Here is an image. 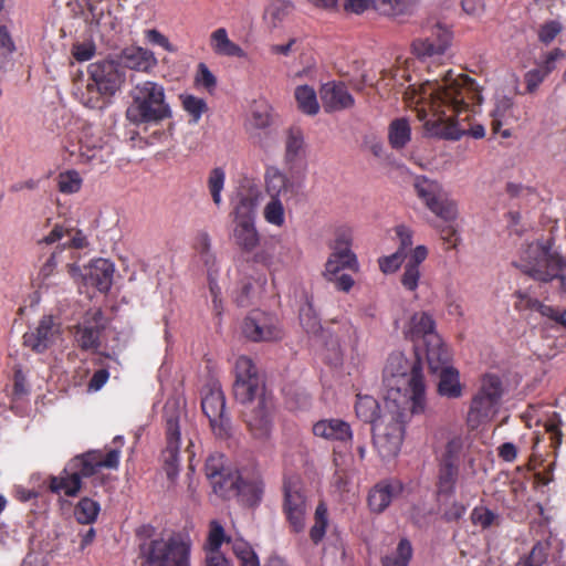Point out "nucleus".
<instances>
[{
    "label": "nucleus",
    "mask_w": 566,
    "mask_h": 566,
    "mask_svg": "<svg viewBox=\"0 0 566 566\" xmlns=\"http://www.w3.org/2000/svg\"><path fill=\"white\" fill-rule=\"evenodd\" d=\"M211 241L207 232H201L196 238L195 249L201 255L206 264L209 263L212 255L210 254Z\"/></svg>",
    "instance_id": "obj_61"
},
{
    "label": "nucleus",
    "mask_w": 566,
    "mask_h": 566,
    "mask_svg": "<svg viewBox=\"0 0 566 566\" xmlns=\"http://www.w3.org/2000/svg\"><path fill=\"white\" fill-rule=\"evenodd\" d=\"M283 198H271L265 205L263 216L270 224L282 227L285 222Z\"/></svg>",
    "instance_id": "obj_46"
},
{
    "label": "nucleus",
    "mask_w": 566,
    "mask_h": 566,
    "mask_svg": "<svg viewBox=\"0 0 566 566\" xmlns=\"http://www.w3.org/2000/svg\"><path fill=\"white\" fill-rule=\"evenodd\" d=\"M421 277L420 269L412 266L411 264H405L403 273L400 279L401 285L409 292H415L419 286V280Z\"/></svg>",
    "instance_id": "obj_57"
},
{
    "label": "nucleus",
    "mask_w": 566,
    "mask_h": 566,
    "mask_svg": "<svg viewBox=\"0 0 566 566\" xmlns=\"http://www.w3.org/2000/svg\"><path fill=\"white\" fill-rule=\"evenodd\" d=\"M119 64L134 71L147 73L157 65V59L150 50L132 45L122 50Z\"/></svg>",
    "instance_id": "obj_22"
},
{
    "label": "nucleus",
    "mask_w": 566,
    "mask_h": 566,
    "mask_svg": "<svg viewBox=\"0 0 566 566\" xmlns=\"http://www.w3.org/2000/svg\"><path fill=\"white\" fill-rule=\"evenodd\" d=\"M413 0H373V8L385 12H402Z\"/></svg>",
    "instance_id": "obj_59"
},
{
    "label": "nucleus",
    "mask_w": 566,
    "mask_h": 566,
    "mask_svg": "<svg viewBox=\"0 0 566 566\" xmlns=\"http://www.w3.org/2000/svg\"><path fill=\"white\" fill-rule=\"evenodd\" d=\"M113 443L115 448L106 449L105 452L94 449L71 458L59 475L48 476V490L53 494L66 497L78 496L86 489L85 481L93 479L99 469L118 468L124 438L116 436Z\"/></svg>",
    "instance_id": "obj_2"
},
{
    "label": "nucleus",
    "mask_w": 566,
    "mask_h": 566,
    "mask_svg": "<svg viewBox=\"0 0 566 566\" xmlns=\"http://www.w3.org/2000/svg\"><path fill=\"white\" fill-rule=\"evenodd\" d=\"M232 551L240 562V566H260V560L252 546L241 539L232 541Z\"/></svg>",
    "instance_id": "obj_44"
},
{
    "label": "nucleus",
    "mask_w": 566,
    "mask_h": 566,
    "mask_svg": "<svg viewBox=\"0 0 566 566\" xmlns=\"http://www.w3.org/2000/svg\"><path fill=\"white\" fill-rule=\"evenodd\" d=\"M412 546L408 538H401L396 549L381 558L382 566H408L412 557Z\"/></svg>",
    "instance_id": "obj_39"
},
{
    "label": "nucleus",
    "mask_w": 566,
    "mask_h": 566,
    "mask_svg": "<svg viewBox=\"0 0 566 566\" xmlns=\"http://www.w3.org/2000/svg\"><path fill=\"white\" fill-rule=\"evenodd\" d=\"M235 381L233 384V395L242 405L252 402L259 398L256 408L251 411H244L247 426L254 438L265 439L271 431V401L262 395V381L258 368L253 360L248 356L238 357L234 366Z\"/></svg>",
    "instance_id": "obj_3"
},
{
    "label": "nucleus",
    "mask_w": 566,
    "mask_h": 566,
    "mask_svg": "<svg viewBox=\"0 0 566 566\" xmlns=\"http://www.w3.org/2000/svg\"><path fill=\"white\" fill-rule=\"evenodd\" d=\"M305 153L304 136L300 128L292 127L287 130L285 140V161L295 164Z\"/></svg>",
    "instance_id": "obj_36"
},
{
    "label": "nucleus",
    "mask_w": 566,
    "mask_h": 566,
    "mask_svg": "<svg viewBox=\"0 0 566 566\" xmlns=\"http://www.w3.org/2000/svg\"><path fill=\"white\" fill-rule=\"evenodd\" d=\"M319 95L326 113L344 111L355 104V99L344 82L332 81L323 84Z\"/></svg>",
    "instance_id": "obj_19"
},
{
    "label": "nucleus",
    "mask_w": 566,
    "mask_h": 566,
    "mask_svg": "<svg viewBox=\"0 0 566 566\" xmlns=\"http://www.w3.org/2000/svg\"><path fill=\"white\" fill-rule=\"evenodd\" d=\"M470 520L473 525L480 526L482 530H488L492 525H499L500 516L488 509L486 506H475L471 514Z\"/></svg>",
    "instance_id": "obj_45"
},
{
    "label": "nucleus",
    "mask_w": 566,
    "mask_h": 566,
    "mask_svg": "<svg viewBox=\"0 0 566 566\" xmlns=\"http://www.w3.org/2000/svg\"><path fill=\"white\" fill-rule=\"evenodd\" d=\"M209 44L213 53L219 56L239 59L247 56L245 51L229 39L228 31L224 28L216 29L210 34Z\"/></svg>",
    "instance_id": "obj_25"
},
{
    "label": "nucleus",
    "mask_w": 566,
    "mask_h": 566,
    "mask_svg": "<svg viewBox=\"0 0 566 566\" xmlns=\"http://www.w3.org/2000/svg\"><path fill=\"white\" fill-rule=\"evenodd\" d=\"M313 433L315 437L337 442H348L353 438L349 423L336 418L318 420L313 426Z\"/></svg>",
    "instance_id": "obj_23"
},
{
    "label": "nucleus",
    "mask_w": 566,
    "mask_h": 566,
    "mask_svg": "<svg viewBox=\"0 0 566 566\" xmlns=\"http://www.w3.org/2000/svg\"><path fill=\"white\" fill-rule=\"evenodd\" d=\"M439 377L437 392L441 397L458 399L463 394V386L460 381V374L454 367L443 368L436 373Z\"/></svg>",
    "instance_id": "obj_27"
},
{
    "label": "nucleus",
    "mask_w": 566,
    "mask_h": 566,
    "mask_svg": "<svg viewBox=\"0 0 566 566\" xmlns=\"http://www.w3.org/2000/svg\"><path fill=\"white\" fill-rule=\"evenodd\" d=\"M562 25L556 21H551L544 24L538 31V39L541 42L548 44L560 32Z\"/></svg>",
    "instance_id": "obj_63"
},
{
    "label": "nucleus",
    "mask_w": 566,
    "mask_h": 566,
    "mask_svg": "<svg viewBox=\"0 0 566 566\" xmlns=\"http://www.w3.org/2000/svg\"><path fill=\"white\" fill-rule=\"evenodd\" d=\"M403 491V484L399 480H385L377 483L368 494V506L371 512L380 514Z\"/></svg>",
    "instance_id": "obj_20"
},
{
    "label": "nucleus",
    "mask_w": 566,
    "mask_h": 566,
    "mask_svg": "<svg viewBox=\"0 0 566 566\" xmlns=\"http://www.w3.org/2000/svg\"><path fill=\"white\" fill-rule=\"evenodd\" d=\"M387 410L375 422L373 429L374 446L382 459L396 457L401 448L405 424L411 413L409 408L396 403V399L386 402Z\"/></svg>",
    "instance_id": "obj_6"
},
{
    "label": "nucleus",
    "mask_w": 566,
    "mask_h": 566,
    "mask_svg": "<svg viewBox=\"0 0 566 566\" xmlns=\"http://www.w3.org/2000/svg\"><path fill=\"white\" fill-rule=\"evenodd\" d=\"M224 542L232 543L231 538L226 536L222 525L217 521H211L207 541L209 553L207 555L221 554L220 547Z\"/></svg>",
    "instance_id": "obj_47"
},
{
    "label": "nucleus",
    "mask_w": 566,
    "mask_h": 566,
    "mask_svg": "<svg viewBox=\"0 0 566 566\" xmlns=\"http://www.w3.org/2000/svg\"><path fill=\"white\" fill-rule=\"evenodd\" d=\"M251 123L255 128L263 129L271 124V114L269 106L265 104L256 105L251 114Z\"/></svg>",
    "instance_id": "obj_58"
},
{
    "label": "nucleus",
    "mask_w": 566,
    "mask_h": 566,
    "mask_svg": "<svg viewBox=\"0 0 566 566\" xmlns=\"http://www.w3.org/2000/svg\"><path fill=\"white\" fill-rule=\"evenodd\" d=\"M242 334L249 340L275 342L283 337V331L277 318L260 310H253L242 323Z\"/></svg>",
    "instance_id": "obj_14"
},
{
    "label": "nucleus",
    "mask_w": 566,
    "mask_h": 566,
    "mask_svg": "<svg viewBox=\"0 0 566 566\" xmlns=\"http://www.w3.org/2000/svg\"><path fill=\"white\" fill-rule=\"evenodd\" d=\"M60 334V324L52 315H45L33 331L23 335V344L34 353L42 354L55 343Z\"/></svg>",
    "instance_id": "obj_16"
},
{
    "label": "nucleus",
    "mask_w": 566,
    "mask_h": 566,
    "mask_svg": "<svg viewBox=\"0 0 566 566\" xmlns=\"http://www.w3.org/2000/svg\"><path fill=\"white\" fill-rule=\"evenodd\" d=\"M232 206L233 241L242 252L251 253L261 241L255 227L256 197L252 190H239L232 199Z\"/></svg>",
    "instance_id": "obj_8"
},
{
    "label": "nucleus",
    "mask_w": 566,
    "mask_h": 566,
    "mask_svg": "<svg viewBox=\"0 0 566 566\" xmlns=\"http://www.w3.org/2000/svg\"><path fill=\"white\" fill-rule=\"evenodd\" d=\"M452 32L441 23L423 29V36L412 42L415 55L427 66L428 76L419 85H409L403 93L408 106L415 107L428 136L459 140L463 136L483 138V125L474 122L483 97L475 82L467 74H455L436 60L450 46Z\"/></svg>",
    "instance_id": "obj_1"
},
{
    "label": "nucleus",
    "mask_w": 566,
    "mask_h": 566,
    "mask_svg": "<svg viewBox=\"0 0 566 566\" xmlns=\"http://www.w3.org/2000/svg\"><path fill=\"white\" fill-rule=\"evenodd\" d=\"M114 264L106 259H98L90 266L88 281L99 292H108L113 284Z\"/></svg>",
    "instance_id": "obj_29"
},
{
    "label": "nucleus",
    "mask_w": 566,
    "mask_h": 566,
    "mask_svg": "<svg viewBox=\"0 0 566 566\" xmlns=\"http://www.w3.org/2000/svg\"><path fill=\"white\" fill-rule=\"evenodd\" d=\"M328 526V509L325 502L321 501L314 513V525L310 530V538L313 544H319L325 537Z\"/></svg>",
    "instance_id": "obj_40"
},
{
    "label": "nucleus",
    "mask_w": 566,
    "mask_h": 566,
    "mask_svg": "<svg viewBox=\"0 0 566 566\" xmlns=\"http://www.w3.org/2000/svg\"><path fill=\"white\" fill-rule=\"evenodd\" d=\"M396 234L399 239L397 251H401V254L407 256V250L412 245V231L408 227L400 224L396 227Z\"/></svg>",
    "instance_id": "obj_62"
},
{
    "label": "nucleus",
    "mask_w": 566,
    "mask_h": 566,
    "mask_svg": "<svg viewBox=\"0 0 566 566\" xmlns=\"http://www.w3.org/2000/svg\"><path fill=\"white\" fill-rule=\"evenodd\" d=\"M358 269L359 264L355 253L332 251L325 263L323 275L327 281H333L342 270L357 272Z\"/></svg>",
    "instance_id": "obj_26"
},
{
    "label": "nucleus",
    "mask_w": 566,
    "mask_h": 566,
    "mask_svg": "<svg viewBox=\"0 0 566 566\" xmlns=\"http://www.w3.org/2000/svg\"><path fill=\"white\" fill-rule=\"evenodd\" d=\"M426 356L430 373L436 374L450 366V353L440 337L424 343Z\"/></svg>",
    "instance_id": "obj_28"
},
{
    "label": "nucleus",
    "mask_w": 566,
    "mask_h": 566,
    "mask_svg": "<svg viewBox=\"0 0 566 566\" xmlns=\"http://www.w3.org/2000/svg\"><path fill=\"white\" fill-rule=\"evenodd\" d=\"M72 54L78 62L91 60L95 54V45L92 43H77L73 45Z\"/></svg>",
    "instance_id": "obj_64"
},
{
    "label": "nucleus",
    "mask_w": 566,
    "mask_h": 566,
    "mask_svg": "<svg viewBox=\"0 0 566 566\" xmlns=\"http://www.w3.org/2000/svg\"><path fill=\"white\" fill-rule=\"evenodd\" d=\"M82 187V178L76 170L61 172L57 177V188L62 193H75Z\"/></svg>",
    "instance_id": "obj_50"
},
{
    "label": "nucleus",
    "mask_w": 566,
    "mask_h": 566,
    "mask_svg": "<svg viewBox=\"0 0 566 566\" xmlns=\"http://www.w3.org/2000/svg\"><path fill=\"white\" fill-rule=\"evenodd\" d=\"M241 479L237 471L229 468L210 484L216 494L223 499H229L235 496Z\"/></svg>",
    "instance_id": "obj_33"
},
{
    "label": "nucleus",
    "mask_w": 566,
    "mask_h": 566,
    "mask_svg": "<svg viewBox=\"0 0 566 566\" xmlns=\"http://www.w3.org/2000/svg\"><path fill=\"white\" fill-rule=\"evenodd\" d=\"M503 395V384L499 376L486 374L481 386L472 397L467 415V423L471 429L489 422L496 413Z\"/></svg>",
    "instance_id": "obj_10"
},
{
    "label": "nucleus",
    "mask_w": 566,
    "mask_h": 566,
    "mask_svg": "<svg viewBox=\"0 0 566 566\" xmlns=\"http://www.w3.org/2000/svg\"><path fill=\"white\" fill-rule=\"evenodd\" d=\"M195 83L197 86H201L208 92H211L217 86V78L205 63H199L195 76Z\"/></svg>",
    "instance_id": "obj_55"
},
{
    "label": "nucleus",
    "mask_w": 566,
    "mask_h": 566,
    "mask_svg": "<svg viewBox=\"0 0 566 566\" xmlns=\"http://www.w3.org/2000/svg\"><path fill=\"white\" fill-rule=\"evenodd\" d=\"M263 493L264 483L260 478L251 480L241 479L235 496H239L245 505L254 507L262 501Z\"/></svg>",
    "instance_id": "obj_31"
},
{
    "label": "nucleus",
    "mask_w": 566,
    "mask_h": 566,
    "mask_svg": "<svg viewBox=\"0 0 566 566\" xmlns=\"http://www.w3.org/2000/svg\"><path fill=\"white\" fill-rule=\"evenodd\" d=\"M564 56L563 52L558 49H555L545 55L543 61V66L541 70L533 71V86L542 82L545 76H547L556 66L557 60Z\"/></svg>",
    "instance_id": "obj_52"
},
{
    "label": "nucleus",
    "mask_w": 566,
    "mask_h": 566,
    "mask_svg": "<svg viewBox=\"0 0 566 566\" xmlns=\"http://www.w3.org/2000/svg\"><path fill=\"white\" fill-rule=\"evenodd\" d=\"M342 335L335 345H333L331 355L326 356V360L331 365H338L342 361L340 343L355 345L357 343V331L355 326L349 322L345 321L340 324Z\"/></svg>",
    "instance_id": "obj_37"
},
{
    "label": "nucleus",
    "mask_w": 566,
    "mask_h": 566,
    "mask_svg": "<svg viewBox=\"0 0 566 566\" xmlns=\"http://www.w3.org/2000/svg\"><path fill=\"white\" fill-rule=\"evenodd\" d=\"M411 139V127L407 118H396L388 127V140L394 149H402Z\"/></svg>",
    "instance_id": "obj_34"
},
{
    "label": "nucleus",
    "mask_w": 566,
    "mask_h": 566,
    "mask_svg": "<svg viewBox=\"0 0 566 566\" xmlns=\"http://www.w3.org/2000/svg\"><path fill=\"white\" fill-rule=\"evenodd\" d=\"M407 256L401 251L378 259L379 269L385 274L395 273Z\"/></svg>",
    "instance_id": "obj_56"
},
{
    "label": "nucleus",
    "mask_w": 566,
    "mask_h": 566,
    "mask_svg": "<svg viewBox=\"0 0 566 566\" xmlns=\"http://www.w3.org/2000/svg\"><path fill=\"white\" fill-rule=\"evenodd\" d=\"M88 82L80 93L81 103L92 109H102L105 97L113 96L124 81V73L119 63L113 60H103L91 63L87 69Z\"/></svg>",
    "instance_id": "obj_5"
},
{
    "label": "nucleus",
    "mask_w": 566,
    "mask_h": 566,
    "mask_svg": "<svg viewBox=\"0 0 566 566\" xmlns=\"http://www.w3.org/2000/svg\"><path fill=\"white\" fill-rule=\"evenodd\" d=\"M226 172L222 168H213L208 177L207 185L209 192L212 197V201L216 206H220L222 202L221 191L224 187Z\"/></svg>",
    "instance_id": "obj_48"
},
{
    "label": "nucleus",
    "mask_w": 566,
    "mask_h": 566,
    "mask_svg": "<svg viewBox=\"0 0 566 566\" xmlns=\"http://www.w3.org/2000/svg\"><path fill=\"white\" fill-rule=\"evenodd\" d=\"M201 409L216 434L226 432L228 419L226 418V398L220 389H209L201 399Z\"/></svg>",
    "instance_id": "obj_18"
},
{
    "label": "nucleus",
    "mask_w": 566,
    "mask_h": 566,
    "mask_svg": "<svg viewBox=\"0 0 566 566\" xmlns=\"http://www.w3.org/2000/svg\"><path fill=\"white\" fill-rule=\"evenodd\" d=\"M105 328L106 322L102 310H90L73 327L75 345L84 352H96L101 347V337Z\"/></svg>",
    "instance_id": "obj_15"
},
{
    "label": "nucleus",
    "mask_w": 566,
    "mask_h": 566,
    "mask_svg": "<svg viewBox=\"0 0 566 566\" xmlns=\"http://www.w3.org/2000/svg\"><path fill=\"white\" fill-rule=\"evenodd\" d=\"M459 478V465L451 463H439L438 472V493L441 495H452L455 491V484Z\"/></svg>",
    "instance_id": "obj_35"
},
{
    "label": "nucleus",
    "mask_w": 566,
    "mask_h": 566,
    "mask_svg": "<svg viewBox=\"0 0 566 566\" xmlns=\"http://www.w3.org/2000/svg\"><path fill=\"white\" fill-rule=\"evenodd\" d=\"M282 512L292 533L305 530L307 499L298 479L289 478L283 482Z\"/></svg>",
    "instance_id": "obj_12"
},
{
    "label": "nucleus",
    "mask_w": 566,
    "mask_h": 566,
    "mask_svg": "<svg viewBox=\"0 0 566 566\" xmlns=\"http://www.w3.org/2000/svg\"><path fill=\"white\" fill-rule=\"evenodd\" d=\"M145 38L151 44L161 46L167 52H176V48L170 43L167 36L156 29H149L145 31Z\"/></svg>",
    "instance_id": "obj_60"
},
{
    "label": "nucleus",
    "mask_w": 566,
    "mask_h": 566,
    "mask_svg": "<svg viewBox=\"0 0 566 566\" xmlns=\"http://www.w3.org/2000/svg\"><path fill=\"white\" fill-rule=\"evenodd\" d=\"M355 412L357 418L366 423L373 426L377 422L384 413L380 415V407L378 401L368 395H357L355 403Z\"/></svg>",
    "instance_id": "obj_32"
},
{
    "label": "nucleus",
    "mask_w": 566,
    "mask_h": 566,
    "mask_svg": "<svg viewBox=\"0 0 566 566\" xmlns=\"http://www.w3.org/2000/svg\"><path fill=\"white\" fill-rule=\"evenodd\" d=\"M564 266L565 263L557 252L545 250L537 259L535 269H533V279H537L543 282H547L553 279L564 280V276L562 275Z\"/></svg>",
    "instance_id": "obj_24"
},
{
    "label": "nucleus",
    "mask_w": 566,
    "mask_h": 566,
    "mask_svg": "<svg viewBox=\"0 0 566 566\" xmlns=\"http://www.w3.org/2000/svg\"><path fill=\"white\" fill-rule=\"evenodd\" d=\"M101 511L99 503L91 497L84 496L74 509V516L81 524H91L95 522Z\"/></svg>",
    "instance_id": "obj_41"
},
{
    "label": "nucleus",
    "mask_w": 566,
    "mask_h": 566,
    "mask_svg": "<svg viewBox=\"0 0 566 566\" xmlns=\"http://www.w3.org/2000/svg\"><path fill=\"white\" fill-rule=\"evenodd\" d=\"M300 323L307 334L316 335L322 331L318 315L308 300L300 308Z\"/></svg>",
    "instance_id": "obj_43"
},
{
    "label": "nucleus",
    "mask_w": 566,
    "mask_h": 566,
    "mask_svg": "<svg viewBox=\"0 0 566 566\" xmlns=\"http://www.w3.org/2000/svg\"><path fill=\"white\" fill-rule=\"evenodd\" d=\"M416 193L426 207L444 221H453L458 217L457 202L449 198L442 186L424 176H418L413 184Z\"/></svg>",
    "instance_id": "obj_11"
},
{
    "label": "nucleus",
    "mask_w": 566,
    "mask_h": 566,
    "mask_svg": "<svg viewBox=\"0 0 566 566\" xmlns=\"http://www.w3.org/2000/svg\"><path fill=\"white\" fill-rule=\"evenodd\" d=\"M130 97L132 103L126 109V118L132 124H157L172 116L166 101L165 88L159 83H138L130 91Z\"/></svg>",
    "instance_id": "obj_4"
},
{
    "label": "nucleus",
    "mask_w": 566,
    "mask_h": 566,
    "mask_svg": "<svg viewBox=\"0 0 566 566\" xmlns=\"http://www.w3.org/2000/svg\"><path fill=\"white\" fill-rule=\"evenodd\" d=\"M295 99L300 111L306 115H316L319 111L316 92L308 85H300L295 88Z\"/></svg>",
    "instance_id": "obj_38"
},
{
    "label": "nucleus",
    "mask_w": 566,
    "mask_h": 566,
    "mask_svg": "<svg viewBox=\"0 0 566 566\" xmlns=\"http://www.w3.org/2000/svg\"><path fill=\"white\" fill-rule=\"evenodd\" d=\"M465 447V441L462 437L452 438L446 446V451L442 454L440 462L460 465L461 457Z\"/></svg>",
    "instance_id": "obj_49"
},
{
    "label": "nucleus",
    "mask_w": 566,
    "mask_h": 566,
    "mask_svg": "<svg viewBox=\"0 0 566 566\" xmlns=\"http://www.w3.org/2000/svg\"><path fill=\"white\" fill-rule=\"evenodd\" d=\"M190 549L180 534L151 538L139 546L140 566H190Z\"/></svg>",
    "instance_id": "obj_7"
},
{
    "label": "nucleus",
    "mask_w": 566,
    "mask_h": 566,
    "mask_svg": "<svg viewBox=\"0 0 566 566\" xmlns=\"http://www.w3.org/2000/svg\"><path fill=\"white\" fill-rule=\"evenodd\" d=\"M264 177L265 190L270 198H283L284 200H289L298 192V185L290 180L275 167L268 168Z\"/></svg>",
    "instance_id": "obj_21"
},
{
    "label": "nucleus",
    "mask_w": 566,
    "mask_h": 566,
    "mask_svg": "<svg viewBox=\"0 0 566 566\" xmlns=\"http://www.w3.org/2000/svg\"><path fill=\"white\" fill-rule=\"evenodd\" d=\"M67 159L74 164H90L94 161L103 163L99 139H93L90 129H83L76 144H66L64 146Z\"/></svg>",
    "instance_id": "obj_17"
},
{
    "label": "nucleus",
    "mask_w": 566,
    "mask_h": 566,
    "mask_svg": "<svg viewBox=\"0 0 566 566\" xmlns=\"http://www.w3.org/2000/svg\"><path fill=\"white\" fill-rule=\"evenodd\" d=\"M292 4L286 0H272L264 11L265 21L276 28L291 12Z\"/></svg>",
    "instance_id": "obj_42"
},
{
    "label": "nucleus",
    "mask_w": 566,
    "mask_h": 566,
    "mask_svg": "<svg viewBox=\"0 0 566 566\" xmlns=\"http://www.w3.org/2000/svg\"><path fill=\"white\" fill-rule=\"evenodd\" d=\"M166 429V448L163 451L164 469L169 480L179 473L180 451V412L175 405L167 402L164 407Z\"/></svg>",
    "instance_id": "obj_13"
},
{
    "label": "nucleus",
    "mask_w": 566,
    "mask_h": 566,
    "mask_svg": "<svg viewBox=\"0 0 566 566\" xmlns=\"http://www.w3.org/2000/svg\"><path fill=\"white\" fill-rule=\"evenodd\" d=\"M334 240L328 244L332 251L354 253L350 249L353 242L352 230L340 227L335 230Z\"/></svg>",
    "instance_id": "obj_51"
},
{
    "label": "nucleus",
    "mask_w": 566,
    "mask_h": 566,
    "mask_svg": "<svg viewBox=\"0 0 566 566\" xmlns=\"http://www.w3.org/2000/svg\"><path fill=\"white\" fill-rule=\"evenodd\" d=\"M409 333L413 340L422 338L423 343L439 337L436 333V323L427 312H418L411 316Z\"/></svg>",
    "instance_id": "obj_30"
},
{
    "label": "nucleus",
    "mask_w": 566,
    "mask_h": 566,
    "mask_svg": "<svg viewBox=\"0 0 566 566\" xmlns=\"http://www.w3.org/2000/svg\"><path fill=\"white\" fill-rule=\"evenodd\" d=\"M385 377L398 378L407 377L408 391L410 396L405 402L408 405L411 415H418L426 408V385L422 375V365L418 356L410 363L402 353H392L389 355L385 369Z\"/></svg>",
    "instance_id": "obj_9"
},
{
    "label": "nucleus",
    "mask_w": 566,
    "mask_h": 566,
    "mask_svg": "<svg viewBox=\"0 0 566 566\" xmlns=\"http://www.w3.org/2000/svg\"><path fill=\"white\" fill-rule=\"evenodd\" d=\"M182 106L184 109L193 117L195 122H198L202 114L207 111V103L205 99L193 95L184 96Z\"/></svg>",
    "instance_id": "obj_54"
},
{
    "label": "nucleus",
    "mask_w": 566,
    "mask_h": 566,
    "mask_svg": "<svg viewBox=\"0 0 566 566\" xmlns=\"http://www.w3.org/2000/svg\"><path fill=\"white\" fill-rule=\"evenodd\" d=\"M228 468L226 467L224 455L214 453L208 457L205 463V473L209 482H213Z\"/></svg>",
    "instance_id": "obj_53"
}]
</instances>
